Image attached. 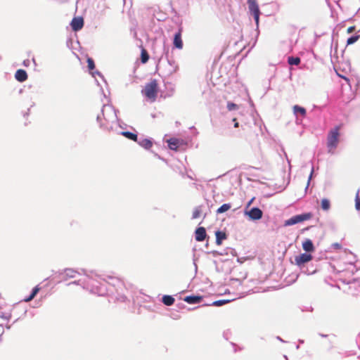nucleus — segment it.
<instances>
[{"label": "nucleus", "mask_w": 360, "mask_h": 360, "mask_svg": "<svg viewBox=\"0 0 360 360\" xmlns=\"http://www.w3.org/2000/svg\"><path fill=\"white\" fill-rule=\"evenodd\" d=\"M359 37H360L359 34H354V35L349 37L347 40V44L351 45V44H354L356 41H358Z\"/></svg>", "instance_id": "obj_25"}, {"label": "nucleus", "mask_w": 360, "mask_h": 360, "mask_svg": "<svg viewBox=\"0 0 360 360\" xmlns=\"http://www.w3.org/2000/svg\"><path fill=\"white\" fill-rule=\"evenodd\" d=\"M11 317V312H1L0 314V318L6 320H9Z\"/></svg>", "instance_id": "obj_31"}, {"label": "nucleus", "mask_w": 360, "mask_h": 360, "mask_svg": "<svg viewBox=\"0 0 360 360\" xmlns=\"http://www.w3.org/2000/svg\"><path fill=\"white\" fill-rule=\"evenodd\" d=\"M211 253H212L213 255H214V256H216V255H223V253L219 252L216 251V250L211 252Z\"/></svg>", "instance_id": "obj_40"}, {"label": "nucleus", "mask_w": 360, "mask_h": 360, "mask_svg": "<svg viewBox=\"0 0 360 360\" xmlns=\"http://www.w3.org/2000/svg\"><path fill=\"white\" fill-rule=\"evenodd\" d=\"M244 214L248 217L249 219L257 221L262 218L263 212L260 208L257 207H253L248 209H245Z\"/></svg>", "instance_id": "obj_7"}, {"label": "nucleus", "mask_w": 360, "mask_h": 360, "mask_svg": "<svg viewBox=\"0 0 360 360\" xmlns=\"http://www.w3.org/2000/svg\"><path fill=\"white\" fill-rule=\"evenodd\" d=\"M283 357H284V359H285V360H288V356H287L286 355H284V356H283Z\"/></svg>", "instance_id": "obj_52"}, {"label": "nucleus", "mask_w": 360, "mask_h": 360, "mask_svg": "<svg viewBox=\"0 0 360 360\" xmlns=\"http://www.w3.org/2000/svg\"><path fill=\"white\" fill-rule=\"evenodd\" d=\"M300 348V346L299 345H297L296 346V349H298Z\"/></svg>", "instance_id": "obj_56"}, {"label": "nucleus", "mask_w": 360, "mask_h": 360, "mask_svg": "<svg viewBox=\"0 0 360 360\" xmlns=\"http://www.w3.org/2000/svg\"><path fill=\"white\" fill-rule=\"evenodd\" d=\"M87 64L89 70H93L95 68L94 60L91 58H87Z\"/></svg>", "instance_id": "obj_30"}, {"label": "nucleus", "mask_w": 360, "mask_h": 360, "mask_svg": "<svg viewBox=\"0 0 360 360\" xmlns=\"http://www.w3.org/2000/svg\"><path fill=\"white\" fill-rule=\"evenodd\" d=\"M249 12L253 15L257 27L259 26L260 10L256 0H248Z\"/></svg>", "instance_id": "obj_6"}, {"label": "nucleus", "mask_w": 360, "mask_h": 360, "mask_svg": "<svg viewBox=\"0 0 360 360\" xmlns=\"http://www.w3.org/2000/svg\"><path fill=\"white\" fill-rule=\"evenodd\" d=\"M312 214L311 212H305L300 214L294 215L284 222V226H290L298 223L309 220L311 218Z\"/></svg>", "instance_id": "obj_5"}, {"label": "nucleus", "mask_w": 360, "mask_h": 360, "mask_svg": "<svg viewBox=\"0 0 360 360\" xmlns=\"http://www.w3.org/2000/svg\"><path fill=\"white\" fill-rule=\"evenodd\" d=\"M313 172H314V168L312 167V168H311V173H310V175H309V179H308V184H307V186H309V182H310L311 179ZM308 188V186H307V188Z\"/></svg>", "instance_id": "obj_37"}, {"label": "nucleus", "mask_w": 360, "mask_h": 360, "mask_svg": "<svg viewBox=\"0 0 360 360\" xmlns=\"http://www.w3.org/2000/svg\"><path fill=\"white\" fill-rule=\"evenodd\" d=\"M313 257L311 254H309L307 252L300 254L295 257V264L299 266L301 271L302 273H304L307 275L313 274L316 272V270H314L312 271H309L307 270H304L305 268V264L308 263L312 259Z\"/></svg>", "instance_id": "obj_4"}, {"label": "nucleus", "mask_w": 360, "mask_h": 360, "mask_svg": "<svg viewBox=\"0 0 360 360\" xmlns=\"http://www.w3.org/2000/svg\"><path fill=\"white\" fill-rule=\"evenodd\" d=\"M165 56H166V58L167 60V62L168 63L172 66L173 65H174L175 62L174 60L172 59H169V57H168V50L165 52Z\"/></svg>", "instance_id": "obj_34"}, {"label": "nucleus", "mask_w": 360, "mask_h": 360, "mask_svg": "<svg viewBox=\"0 0 360 360\" xmlns=\"http://www.w3.org/2000/svg\"><path fill=\"white\" fill-rule=\"evenodd\" d=\"M184 300L188 304H195L200 303L202 297L200 295H188L184 297Z\"/></svg>", "instance_id": "obj_12"}, {"label": "nucleus", "mask_w": 360, "mask_h": 360, "mask_svg": "<svg viewBox=\"0 0 360 360\" xmlns=\"http://www.w3.org/2000/svg\"><path fill=\"white\" fill-rule=\"evenodd\" d=\"M234 127H238V122H236L235 124H234Z\"/></svg>", "instance_id": "obj_50"}, {"label": "nucleus", "mask_w": 360, "mask_h": 360, "mask_svg": "<svg viewBox=\"0 0 360 360\" xmlns=\"http://www.w3.org/2000/svg\"><path fill=\"white\" fill-rule=\"evenodd\" d=\"M231 207L230 203H224L217 210V214H221L228 211Z\"/></svg>", "instance_id": "obj_23"}, {"label": "nucleus", "mask_w": 360, "mask_h": 360, "mask_svg": "<svg viewBox=\"0 0 360 360\" xmlns=\"http://www.w3.org/2000/svg\"><path fill=\"white\" fill-rule=\"evenodd\" d=\"M136 142L139 146L146 150L150 149L153 146L152 140L150 139H139Z\"/></svg>", "instance_id": "obj_14"}, {"label": "nucleus", "mask_w": 360, "mask_h": 360, "mask_svg": "<svg viewBox=\"0 0 360 360\" xmlns=\"http://www.w3.org/2000/svg\"><path fill=\"white\" fill-rule=\"evenodd\" d=\"M126 124L120 120L117 119V130H119L120 129H124L125 127Z\"/></svg>", "instance_id": "obj_32"}, {"label": "nucleus", "mask_w": 360, "mask_h": 360, "mask_svg": "<svg viewBox=\"0 0 360 360\" xmlns=\"http://www.w3.org/2000/svg\"><path fill=\"white\" fill-rule=\"evenodd\" d=\"M167 143L170 150L176 151L179 146V140L176 138H171L167 140Z\"/></svg>", "instance_id": "obj_16"}, {"label": "nucleus", "mask_w": 360, "mask_h": 360, "mask_svg": "<svg viewBox=\"0 0 360 360\" xmlns=\"http://www.w3.org/2000/svg\"><path fill=\"white\" fill-rule=\"evenodd\" d=\"M81 271L82 274L85 276V278L69 283L68 285L71 284L79 285L84 289L98 296L113 295L115 299L121 302H124L127 300L124 293L125 290L124 283L121 280L109 276L112 283H108L96 271L82 269Z\"/></svg>", "instance_id": "obj_1"}, {"label": "nucleus", "mask_w": 360, "mask_h": 360, "mask_svg": "<svg viewBox=\"0 0 360 360\" xmlns=\"http://www.w3.org/2000/svg\"><path fill=\"white\" fill-rule=\"evenodd\" d=\"M15 78L20 82H23L27 79V73L22 69L18 70L15 73Z\"/></svg>", "instance_id": "obj_13"}, {"label": "nucleus", "mask_w": 360, "mask_h": 360, "mask_svg": "<svg viewBox=\"0 0 360 360\" xmlns=\"http://www.w3.org/2000/svg\"><path fill=\"white\" fill-rule=\"evenodd\" d=\"M354 30H355V27L354 26H352V27H349L347 29V32L348 33H352V32H354Z\"/></svg>", "instance_id": "obj_39"}, {"label": "nucleus", "mask_w": 360, "mask_h": 360, "mask_svg": "<svg viewBox=\"0 0 360 360\" xmlns=\"http://www.w3.org/2000/svg\"><path fill=\"white\" fill-rule=\"evenodd\" d=\"M201 212H202L201 206L196 207L193 212L192 218L193 219L198 218L200 216Z\"/></svg>", "instance_id": "obj_27"}, {"label": "nucleus", "mask_w": 360, "mask_h": 360, "mask_svg": "<svg viewBox=\"0 0 360 360\" xmlns=\"http://www.w3.org/2000/svg\"><path fill=\"white\" fill-rule=\"evenodd\" d=\"M176 68H177V67L176 66V67H175V69H174V72H175V71H176Z\"/></svg>", "instance_id": "obj_58"}, {"label": "nucleus", "mask_w": 360, "mask_h": 360, "mask_svg": "<svg viewBox=\"0 0 360 360\" xmlns=\"http://www.w3.org/2000/svg\"><path fill=\"white\" fill-rule=\"evenodd\" d=\"M174 298L172 295H165L162 297V303L166 306H172L174 303Z\"/></svg>", "instance_id": "obj_21"}, {"label": "nucleus", "mask_w": 360, "mask_h": 360, "mask_svg": "<svg viewBox=\"0 0 360 360\" xmlns=\"http://www.w3.org/2000/svg\"><path fill=\"white\" fill-rule=\"evenodd\" d=\"M339 127H335V128L332 129L327 137V147L328 148V153H333V150H335L338 145L339 142Z\"/></svg>", "instance_id": "obj_3"}, {"label": "nucleus", "mask_w": 360, "mask_h": 360, "mask_svg": "<svg viewBox=\"0 0 360 360\" xmlns=\"http://www.w3.org/2000/svg\"><path fill=\"white\" fill-rule=\"evenodd\" d=\"M356 209L357 210H360V198L359 199L358 197H356Z\"/></svg>", "instance_id": "obj_35"}, {"label": "nucleus", "mask_w": 360, "mask_h": 360, "mask_svg": "<svg viewBox=\"0 0 360 360\" xmlns=\"http://www.w3.org/2000/svg\"><path fill=\"white\" fill-rule=\"evenodd\" d=\"M194 265H195V270H196L197 269V264L195 263H194Z\"/></svg>", "instance_id": "obj_55"}, {"label": "nucleus", "mask_w": 360, "mask_h": 360, "mask_svg": "<svg viewBox=\"0 0 360 360\" xmlns=\"http://www.w3.org/2000/svg\"><path fill=\"white\" fill-rule=\"evenodd\" d=\"M29 111H30V109H27V112L24 115V116L27 115Z\"/></svg>", "instance_id": "obj_53"}, {"label": "nucleus", "mask_w": 360, "mask_h": 360, "mask_svg": "<svg viewBox=\"0 0 360 360\" xmlns=\"http://www.w3.org/2000/svg\"><path fill=\"white\" fill-rule=\"evenodd\" d=\"M118 134H121L124 136V137L127 138L129 140H132L134 141H138V136L136 134H134L130 131H120V130H117V131H115Z\"/></svg>", "instance_id": "obj_17"}, {"label": "nucleus", "mask_w": 360, "mask_h": 360, "mask_svg": "<svg viewBox=\"0 0 360 360\" xmlns=\"http://www.w3.org/2000/svg\"><path fill=\"white\" fill-rule=\"evenodd\" d=\"M304 270H307V271H314V269H311V270H310V269H308L307 267H306V266H305Z\"/></svg>", "instance_id": "obj_48"}, {"label": "nucleus", "mask_w": 360, "mask_h": 360, "mask_svg": "<svg viewBox=\"0 0 360 360\" xmlns=\"http://www.w3.org/2000/svg\"><path fill=\"white\" fill-rule=\"evenodd\" d=\"M255 198H252L247 204V205L245 206V209H248V208H250V205L252 203L253 200H254Z\"/></svg>", "instance_id": "obj_38"}, {"label": "nucleus", "mask_w": 360, "mask_h": 360, "mask_svg": "<svg viewBox=\"0 0 360 360\" xmlns=\"http://www.w3.org/2000/svg\"><path fill=\"white\" fill-rule=\"evenodd\" d=\"M227 108L229 109V110H234L238 108V106L236 104L233 103H228Z\"/></svg>", "instance_id": "obj_33"}, {"label": "nucleus", "mask_w": 360, "mask_h": 360, "mask_svg": "<svg viewBox=\"0 0 360 360\" xmlns=\"http://www.w3.org/2000/svg\"><path fill=\"white\" fill-rule=\"evenodd\" d=\"M173 45L178 49H183V41L181 39V30L179 29L177 32L175 33L173 39Z\"/></svg>", "instance_id": "obj_11"}, {"label": "nucleus", "mask_w": 360, "mask_h": 360, "mask_svg": "<svg viewBox=\"0 0 360 360\" xmlns=\"http://www.w3.org/2000/svg\"><path fill=\"white\" fill-rule=\"evenodd\" d=\"M187 176H188L189 179H193V178H192V176H190V175H187Z\"/></svg>", "instance_id": "obj_54"}, {"label": "nucleus", "mask_w": 360, "mask_h": 360, "mask_svg": "<svg viewBox=\"0 0 360 360\" xmlns=\"http://www.w3.org/2000/svg\"><path fill=\"white\" fill-rule=\"evenodd\" d=\"M4 330H1V334H0V343L2 342L3 341V335H4Z\"/></svg>", "instance_id": "obj_42"}, {"label": "nucleus", "mask_w": 360, "mask_h": 360, "mask_svg": "<svg viewBox=\"0 0 360 360\" xmlns=\"http://www.w3.org/2000/svg\"><path fill=\"white\" fill-rule=\"evenodd\" d=\"M117 112L118 110L111 105H103L101 115H98L96 121L100 128L108 131H117Z\"/></svg>", "instance_id": "obj_2"}, {"label": "nucleus", "mask_w": 360, "mask_h": 360, "mask_svg": "<svg viewBox=\"0 0 360 360\" xmlns=\"http://www.w3.org/2000/svg\"><path fill=\"white\" fill-rule=\"evenodd\" d=\"M287 161H288V162L289 164V166L290 167V160L288 158H287Z\"/></svg>", "instance_id": "obj_51"}, {"label": "nucleus", "mask_w": 360, "mask_h": 360, "mask_svg": "<svg viewBox=\"0 0 360 360\" xmlns=\"http://www.w3.org/2000/svg\"><path fill=\"white\" fill-rule=\"evenodd\" d=\"M1 59H2V57L0 56V60H1Z\"/></svg>", "instance_id": "obj_59"}, {"label": "nucleus", "mask_w": 360, "mask_h": 360, "mask_svg": "<svg viewBox=\"0 0 360 360\" xmlns=\"http://www.w3.org/2000/svg\"><path fill=\"white\" fill-rule=\"evenodd\" d=\"M299 342H300V344H303V343H304V340H299Z\"/></svg>", "instance_id": "obj_49"}, {"label": "nucleus", "mask_w": 360, "mask_h": 360, "mask_svg": "<svg viewBox=\"0 0 360 360\" xmlns=\"http://www.w3.org/2000/svg\"><path fill=\"white\" fill-rule=\"evenodd\" d=\"M40 288H39L38 285L35 286L32 290V292L30 293V295L25 297L23 300L24 302H30L31 300H32L34 297L37 295V294L39 292Z\"/></svg>", "instance_id": "obj_22"}, {"label": "nucleus", "mask_w": 360, "mask_h": 360, "mask_svg": "<svg viewBox=\"0 0 360 360\" xmlns=\"http://www.w3.org/2000/svg\"><path fill=\"white\" fill-rule=\"evenodd\" d=\"M30 63V60L26 59L23 61V65L27 67Z\"/></svg>", "instance_id": "obj_41"}, {"label": "nucleus", "mask_w": 360, "mask_h": 360, "mask_svg": "<svg viewBox=\"0 0 360 360\" xmlns=\"http://www.w3.org/2000/svg\"><path fill=\"white\" fill-rule=\"evenodd\" d=\"M215 236H216V243L218 245H221L222 241L226 238V233L221 231H217L215 232Z\"/></svg>", "instance_id": "obj_19"}, {"label": "nucleus", "mask_w": 360, "mask_h": 360, "mask_svg": "<svg viewBox=\"0 0 360 360\" xmlns=\"http://www.w3.org/2000/svg\"><path fill=\"white\" fill-rule=\"evenodd\" d=\"M319 335L321 336V338H327L328 337V335L323 334V333H319Z\"/></svg>", "instance_id": "obj_45"}, {"label": "nucleus", "mask_w": 360, "mask_h": 360, "mask_svg": "<svg viewBox=\"0 0 360 360\" xmlns=\"http://www.w3.org/2000/svg\"><path fill=\"white\" fill-rule=\"evenodd\" d=\"M155 155L159 158V159H161V160H164L163 158H162L159 155H158L157 153L155 154Z\"/></svg>", "instance_id": "obj_47"}, {"label": "nucleus", "mask_w": 360, "mask_h": 360, "mask_svg": "<svg viewBox=\"0 0 360 360\" xmlns=\"http://www.w3.org/2000/svg\"><path fill=\"white\" fill-rule=\"evenodd\" d=\"M76 274H82V271H77L73 269H65L63 273L65 278H74Z\"/></svg>", "instance_id": "obj_20"}, {"label": "nucleus", "mask_w": 360, "mask_h": 360, "mask_svg": "<svg viewBox=\"0 0 360 360\" xmlns=\"http://www.w3.org/2000/svg\"><path fill=\"white\" fill-rule=\"evenodd\" d=\"M230 302H231L230 300H219L213 302L210 305L215 306V307H221V306H222L226 303H229Z\"/></svg>", "instance_id": "obj_26"}, {"label": "nucleus", "mask_w": 360, "mask_h": 360, "mask_svg": "<svg viewBox=\"0 0 360 360\" xmlns=\"http://www.w3.org/2000/svg\"><path fill=\"white\" fill-rule=\"evenodd\" d=\"M293 112L295 115L297 116L298 115L302 117H305L307 115V110L304 107H302L298 105H295L293 106Z\"/></svg>", "instance_id": "obj_18"}, {"label": "nucleus", "mask_w": 360, "mask_h": 360, "mask_svg": "<svg viewBox=\"0 0 360 360\" xmlns=\"http://www.w3.org/2000/svg\"><path fill=\"white\" fill-rule=\"evenodd\" d=\"M32 61L35 63V59L32 58Z\"/></svg>", "instance_id": "obj_57"}, {"label": "nucleus", "mask_w": 360, "mask_h": 360, "mask_svg": "<svg viewBox=\"0 0 360 360\" xmlns=\"http://www.w3.org/2000/svg\"><path fill=\"white\" fill-rule=\"evenodd\" d=\"M302 248L306 251V252H311L314 250V245L311 240L306 239L302 243Z\"/></svg>", "instance_id": "obj_15"}, {"label": "nucleus", "mask_w": 360, "mask_h": 360, "mask_svg": "<svg viewBox=\"0 0 360 360\" xmlns=\"http://www.w3.org/2000/svg\"><path fill=\"white\" fill-rule=\"evenodd\" d=\"M84 19L82 17L73 18L70 22L71 27L75 32H77L82 30L84 27Z\"/></svg>", "instance_id": "obj_9"}, {"label": "nucleus", "mask_w": 360, "mask_h": 360, "mask_svg": "<svg viewBox=\"0 0 360 360\" xmlns=\"http://www.w3.org/2000/svg\"><path fill=\"white\" fill-rule=\"evenodd\" d=\"M330 206V201L328 199L324 198V199H323L321 200V208L323 210H329Z\"/></svg>", "instance_id": "obj_28"}, {"label": "nucleus", "mask_w": 360, "mask_h": 360, "mask_svg": "<svg viewBox=\"0 0 360 360\" xmlns=\"http://www.w3.org/2000/svg\"><path fill=\"white\" fill-rule=\"evenodd\" d=\"M157 83L155 81H153L146 84L144 90L145 96L148 98H155L157 96Z\"/></svg>", "instance_id": "obj_8"}, {"label": "nucleus", "mask_w": 360, "mask_h": 360, "mask_svg": "<svg viewBox=\"0 0 360 360\" xmlns=\"http://www.w3.org/2000/svg\"><path fill=\"white\" fill-rule=\"evenodd\" d=\"M5 327L7 330H9L11 328V325L6 324Z\"/></svg>", "instance_id": "obj_46"}, {"label": "nucleus", "mask_w": 360, "mask_h": 360, "mask_svg": "<svg viewBox=\"0 0 360 360\" xmlns=\"http://www.w3.org/2000/svg\"><path fill=\"white\" fill-rule=\"evenodd\" d=\"M301 62V60L299 57H293L290 56L288 58V63L290 65H298Z\"/></svg>", "instance_id": "obj_24"}, {"label": "nucleus", "mask_w": 360, "mask_h": 360, "mask_svg": "<svg viewBox=\"0 0 360 360\" xmlns=\"http://www.w3.org/2000/svg\"><path fill=\"white\" fill-rule=\"evenodd\" d=\"M207 236V235L206 233V229L204 227L200 226L195 229V239L197 241H198V242L204 241L206 239Z\"/></svg>", "instance_id": "obj_10"}, {"label": "nucleus", "mask_w": 360, "mask_h": 360, "mask_svg": "<svg viewBox=\"0 0 360 360\" xmlns=\"http://www.w3.org/2000/svg\"><path fill=\"white\" fill-rule=\"evenodd\" d=\"M91 74L93 76H94V75L96 74V75H99L102 79H103V75L98 71H96L95 72H92Z\"/></svg>", "instance_id": "obj_43"}, {"label": "nucleus", "mask_w": 360, "mask_h": 360, "mask_svg": "<svg viewBox=\"0 0 360 360\" xmlns=\"http://www.w3.org/2000/svg\"><path fill=\"white\" fill-rule=\"evenodd\" d=\"M332 247L335 249H340L341 245L338 243H335L332 244Z\"/></svg>", "instance_id": "obj_36"}, {"label": "nucleus", "mask_w": 360, "mask_h": 360, "mask_svg": "<svg viewBox=\"0 0 360 360\" xmlns=\"http://www.w3.org/2000/svg\"><path fill=\"white\" fill-rule=\"evenodd\" d=\"M276 339L281 342H285V341L284 340H283L280 336H277Z\"/></svg>", "instance_id": "obj_44"}, {"label": "nucleus", "mask_w": 360, "mask_h": 360, "mask_svg": "<svg viewBox=\"0 0 360 360\" xmlns=\"http://www.w3.org/2000/svg\"><path fill=\"white\" fill-rule=\"evenodd\" d=\"M148 59H149V56H148V53L145 50H143L141 52V62L143 63H146L148 60Z\"/></svg>", "instance_id": "obj_29"}]
</instances>
